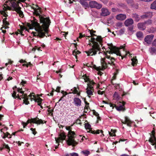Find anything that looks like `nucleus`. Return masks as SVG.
<instances>
[{
	"label": "nucleus",
	"instance_id": "f257e3e1",
	"mask_svg": "<svg viewBox=\"0 0 156 156\" xmlns=\"http://www.w3.org/2000/svg\"><path fill=\"white\" fill-rule=\"evenodd\" d=\"M34 15L38 17L40 23H42V25L40 26L37 19L33 17V20H31V23H27V26L30 29L34 28L36 32H33L32 33L35 36H38L40 38L45 36L47 37V36H49L48 31L51 23L49 19L41 14V12L40 7H38V8L34 9Z\"/></svg>",
	"mask_w": 156,
	"mask_h": 156
},
{
	"label": "nucleus",
	"instance_id": "f03ea898",
	"mask_svg": "<svg viewBox=\"0 0 156 156\" xmlns=\"http://www.w3.org/2000/svg\"><path fill=\"white\" fill-rule=\"evenodd\" d=\"M108 48H109V50H108L107 51V53H108L110 54L114 53L117 55L121 56V59H123L124 58H126L128 54H130V53L128 52V53H126L124 56L121 55L119 50L121 49H124V46L123 45L121 46L119 48H118L115 46H114L112 44H108ZM105 58L108 59H110L111 61V62H108V64H110L111 65L115 66V64L114 63V62L115 60V58L113 57L110 56V55H107V53H105Z\"/></svg>",
	"mask_w": 156,
	"mask_h": 156
},
{
	"label": "nucleus",
	"instance_id": "7ed1b4c3",
	"mask_svg": "<svg viewBox=\"0 0 156 156\" xmlns=\"http://www.w3.org/2000/svg\"><path fill=\"white\" fill-rule=\"evenodd\" d=\"M26 0H13L11 1V7L7 6L5 4H4L3 9L4 11L1 12V14L3 16L6 18L8 16V15L5 12V11L7 10L16 11L19 15V16L21 18L23 17V12L21 10V7L19 6V2H24Z\"/></svg>",
	"mask_w": 156,
	"mask_h": 156
},
{
	"label": "nucleus",
	"instance_id": "20e7f679",
	"mask_svg": "<svg viewBox=\"0 0 156 156\" xmlns=\"http://www.w3.org/2000/svg\"><path fill=\"white\" fill-rule=\"evenodd\" d=\"M89 43L88 44L92 48L88 51H85V52L87 54L88 56L94 55H96L98 51V54L101 52V47L102 46L103 40H89Z\"/></svg>",
	"mask_w": 156,
	"mask_h": 156
},
{
	"label": "nucleus",
	"instance_id": "39448f33",
	"mask_svg": "<svg viewBox=\"0 0 156 156\" xmlns=\"http://www.w3.org/2000/svg\"><path fill=\"white\" fill-rule=\"evenodd\" d=\"M76 136V134L73 131H70L68 132V139L66 142L69 146L72 145L73 147H75L78 144V142H76L74 139Z\"/></svg>",
	"mask_w": 156,
	"mask_h": 156
},
{
	"label": "nucleus",
	"instance_id": "423d86ee",
	"mask_svg": "<svg viewBox=\"0 0 156 156\" xmlns=\"http://www.w3.org/2000/svg\"><path fill=\"white\" fill-rule=\"evenodd\" d=\"M46 122H47L46 121L43 120L41 119H39L37 117L35 118L28 119L26 122H22V123H24V124H26L27 125L30 123H33L39 125L41 124L46 123Z\"/></svg>",
	"mask_w": 156,
	"mask_h": 156
},
{
	"label": "nucleus",
	"instance_id": "0eeeda50",
	"mask_svg": "<svg viewBox=\"0 0 156 156\" xmlns=\"http://www.w3.org/2000/svg\"><path fill=\"white\" fill-rule=\"evenodd\" d=\"M46 122H47L46 121L43 120L41 119H39L37 117L35 118L28 119L26 122H22V123H24V124H26L27 125L30 123H33L39 125L41 124L46 123Z\"/></svg>",
	"mask_w": 156,
	"mask_h": 156
},
{
	"label": "nucleus",
	"instance_id": "6e6552de",
	"mask_svg": "<svg viewBox=\"0 0 156 156\" xmlns=\"http://www.w3.org/2000/svg\"><path fill=\"white\" fill-rule=\"evenodd\" d=\"M46 122H47L46 121L43 120L41 119H39L37 117L35 118L28 119L26 122H22V123H24V124H26L27 125L30 123H33L39 125L41 124L46 123Z\"/></svg>",
	"mask_w": 156,
	"mask_h": 156
},
{
	"label": "nucleus",
	"instance_id": "1a4fd4ad",
	"mask_svg": "<svg viewBox=\"0 0 156 156\" xmlns=\"http://www.w3.org/2000/svg\"><path fill=\"white\" fill-rule=\"evenodd\" d=\"M46 122H47L46 121L43 120L41 119H39L37 117L35 118L28 119L26 122H22V123H24V124H26L27 125L30 123H33L39 125L41 124L46 123Z\"/></svg>",
	"mask_w": 156,
	"mask_h": 156
},
{
	"label": "nucleus",
	"instance_id": "9d476101",
	"mask_svg": "<svg viewBox=\"0 0 156 156\" xmlns=\"http://www.w3.org/2000/svg\"><path fill=\"white\" fill-rule=\"evenodd\" d=\"M118 104V106H116L115 104H113L111 103H109V104L111 107H112L113 108L115 107L118 111H124L126 110L125 108V105L126 104L125 102L123 101L122 102L119 101Z\"/></svg>",
	"mask_w": 156,
	"mask_h": 156
},
{
	"label": "nucleus",
	"instance_id": "9b49d317",
	"mask_svg": "<svg viewBox=\"0 0 156 156\" xmlns=\"http://www.w3.org/2000/svg\"><path fill=\"white\" fill-rule=\"evenodd\" d=\"M30 97V99L31 101L32 100H34L35 102H37L38 103L37 105L40 106L41 104L42 99L40 98H38L35 99V96L34 95V93H32L30 94L29 96Z\"/></svg>",
	"mask_w": 156,
	"mask_h": 156
},
{
	"label": "nucleus",
	"instance_id": "f8f14e48",
	"mask_svg": "<svg viewBox=\"0 0 156 156\" xmlns=\"http://www.w3.org/2000/svg\"><path fill=\"white\" fill-rule=\"evenodd\" d=\"M89 6L91 8H96L99 9L102 7V5L95 1H91L89 2Z\"/></svg>",
	"mask_w": 156,
	"mask_h": 156
},
{
	"label": "nucleus",
	"instance_id": "ddd939ff",
	"mask_svg": "<svg viewBox=\"0 0 156 156\" xmlns=\"http://www.w3.org/2000/svg\"><path fill=\"white\" fill-rule=\"evenodd\" d=\"M152 135L148 141L151 143V144L154 146L156 143V137L155 136V130H153L152 131Z\"/></svg>",
	"mask_w": 156,
	"mask_h": 156
},
{
	"label": "nucleus",
	"instance_id": "4468645a",
	"mask_svg": "<svg viewBox=\"0 0 156 156\" xmlns=\"http://www.w3.org/2000/svg\"><path fill=\"white\" fill-rule=\"evenodd\" d=\"M66 137V136L65 135V133L64 132L60 133L59 134V137L58 138L55 137V138L56 143H58L59 142L60 140H65Z\"/></svg>",
	"mask_w": 156,
	"mask_h": 156
},
{
	"label": "nucleus",
	"instance_id": "2eb2a0df",
	"mask_svg": "<svg viewBox=\"0 0 156 156\" xmlns=\"http://www.w3.org/2000/svg\"><path fill=\"white\" fill-rule=\"evenodd\" d=\"M71 90L72 91V93H73V94H76L78 96H80L81 92V90H79V88L78 86H77V87H74L71 89Z\"/></svg>",
	"mask_w": 156,
	"mask_h": 156
},
{
	"label": "nucleus",
	"instance_id": "dca6fc26",
	"mask_svg": "<svg viewBox=\"0 0 156 156\" xmlns=\"http://www.w3.org/2000/svg\"><path fill=\"white\" fill-rule=\"evenodd\" d=\"M110 14V12L107 8H103L101 9V12L100 14L101 16H105L109 15Z\"/></svg>",
	"mask_w": 156,
	"mask_h": 156
},
{
	"label": "nucleus",
	"instance_id": "f3484780",
	"mask_svg": "<svg viewBox=\"0 0 156 156\" xmlns=\"http://www.w3.org/2000/svg\"><path fill=\"white\" fill-rule=\"evenodd\" d=\"M88 30L89 31L90 34V37H91L90 39H101V36H97L94 34V33L96 32L95 31L92 30Z\"/></svg>",
	"mask_w": 156,
	"mask_h": 156
},
{
	"label": "nucleus",
	"instance_id": "a211bd4d",
	"mask_svg": "<svg viewBox=\"0 0 156 156\" xmlns=\"http://www.w3.org/2000/svg\"><path fill=\"white\" fill-rule=\"evenodd\" d=\"M125 120L124 121L123 120H121V121L122 123L124 124H127L128 126L131 127V124L132 123L131 121L127 116L125 117Z\"/></svg>",
	"mask_w": 156,
	"mask_h": 156
},
{
	"label": "nucleus",
	"instance_id": "6ab92c4d",
	"mask_svg": "<svg viewBox=\"0 0 156 156\" xmlns=\"http://www.w3.org/2000/svg\"><path fill=\"white\" fill-rule=\"evenodd\" d=\"M73 44L75 48H76L75 50L73 51V54L75 55V57L76 59H77V55H78L81 53V52L80 51H78L77 50V43H74Z\"/></svg>",
	"mask_w": 156,
	"mask_h": 156
},
{
	"label": "nucleus",
	"instance_id": "aec40b11",
	"mask_svg": "<svg viewBox=\"0 0 156 156\" xmlns=\"http://www.w3.org/2000/svg\"><path fill=\"white\" fill-rule=\"evenodd\" d=\"M73 102L75 105L76 106H80L81 105V101L79 98H75L73 99Z\"/></svg>",
	"mask_w": 156,
	"mask_h": 156
},
{
	"label": "nucleus",
	"instance_id": "412c9836",
	"mask_svg": "<svg viewBox=\"0 0 156 156\" xmlns=\"http://www.w3.org/2000/svg\"><path fill=\"white\" fill-rule=\"evenodd\" d=\"M133 20L131 18H129L125 21L124 24L126 26L128 27L133 24Z\"/></svg>",
	"mask_w": 156,
	"mask_h": 156
},
{
	"label": "nucleus",
	"instance_id": "4be33fe9",
	"mask_svg": "<svg viewBox=\"0 0 156 156\" xmlns=\"http://www.w3.org/2000/svg\"><path fill=\"white\" fill-rule=\"evenodd\" d=\"M152 13L151 12H148L145 13L143 15L141 16V18L144 19L146 18H150L152 16Z\"/></svg>",
	"mask_w": 156,
	"mask_h": 156
},
{
	"label": "nucleus",
	"instance_id": "5701e85b",
	"mask_svg": "<svg viewBox=\"0 0 156 156\" xmlns=\"http://www.w3.org/2000/svg\"><path fill=\"white\" fill-rule=\"evenodd\" d=\"M137 26L138 28L141 30H145L146 27L144 22L140 23H138Z\"/></svg>",
	"mask_w": 156,
	"mask_h": 156
},
{
	"label": "nucleus",
	"instance_id": "b1692460",
	"mask_svg": "<svg viewBox=\"0 0 156 156\" xmlns=\"http://www.w3.org/2000/svg\"><path fill=\"white\" fill-rule=\"evenodd\" d=\"M105 58H101V65L102 68L104 70L106 69L108 67L107 63L105 61Z\"/></svg>",
	"mask_w": 156,
	"mask_h": 156
},
{
	"label": "nucleus",
	"instance_id": "393cba45",
	"mask_svg": "<svg viewBox=\"0 0 156 156\" xmlns=\"http://www.w3.org/2000/svg\"><path fill=\"white\" fill-rule=\"evenodd\" d=\"M126 15L120 14L117 15L116 16V18L117 20H123L126 19Z\"/></svg>",
	"mask_w": 156,
	"mask_h": 156
},
{
	"label": "nucleus",
	"instance_id": "a878e982",
	"mask_svg": "<svg viewBox=\"0 0 156 156\" xmlns=\"http://www.w3.org/2000/svg\"><path fill=\"white\" fill-rule=\"evenodd\" d=\"M4 149H6L7 151L9 152L10 151V148L8 145L6 144L5 143L2 145V147H0V150L2 151Z\"/></svg>",
	"mask_w": 156,
	"mask_h": 156
},
{
	"label": "nucleus",
	"instance_id": "bb28decb",
	"mask_svg": "<svg viewBox=\"0 0 156 156\" xmlns=\"http://www.w3.org/2000/svg\"><path fill=\"white\" fill-rule=\"evenodd\" d=\"M132 17L134 19L135 21L137 22L140 20L141 16L136 13H133L132 14Z\"/></svg>",
	"mask_w": 156,
	"mask_h": 156
},
{
	"label": "nucleus",
	"instance_id": "cd10ccee",
	"mask_svg": "<svg viewBox=\"0 0 156 156\" xmlns=\"http://www.w3.org/2000/svg\"><path fill=\"white\" fill-rule=\"evenodd\" d=\"M88 133H91L93 134H99L100 132L103 135V131L102 130L98 129L96 131L95 130H90V131H87Z\"/></svg>",
	"mask_w": 156,
	"mask_h": 156
},
{
	"label": "nucleus",
	"instance_id": "c85d7f7f",
	"mask_svg": "<svg viewBox=\"0 0 156 156\" xmlns=\"http://www.w3.org/2000/svg\"><path fill=\"white\" fill-rule=\"evenodd\" d=\"M80 2L85 9H86L87 8L89 7V4L86 2L80 0Z\"/></svg>",
	"mask_w": 156,
	"mask_h": 156
},
{
	"label": "nucleus",
	"instance_id": "c756f323",
	"mask_svg": "<svg viewBox=\"0 0 156 156\" xmlns=\"http://www.w3.org/2000/svg\"><path fill=\"white\" fill-rule=\"evenodd\" d=\"M132 61V65L133 66H136L138 62V60L136 58V57H133L131 59Z\"/></svg>",
	"mask_w": 156,
	"mask_h": 156
},
{
	"label": "nucleus",
	"instance_id": "7c9ffc66",
	"mask_svg": "<svg viewBox=\"0 0 156 156\" xmlns=\"http://www.w3.org/2000/svg\"><path fill=\"white\" fill-rule=\"evenodd\" d=\"M6 18H5L3 19V24L5 25L4 27L5 29H7L8 28V27L7 25H8L9 24V22L6 21Z\"/></svg>",
	"mask_w": 156,
	"mask_h": 156
},
{
	"label": "nucleus",
	"instance_id": "2f4dec72",
	"mask_svg": "<svg viewBox=\"0 0 156 156\" xmlns=\"http://www.w3.org/2000/svg\"><path fill=\"white\" fill-rule=\"evenodd\" d=\"M137 38H141L143 37V34L141 31H139L137 32L136 34Z\"/></svg>",
	"mask_w": 156,
	"mask_h": 156
},
{
	"label": "nucleus",
	"instance_id": "473e14b6",
	"mask_svg": "<svg viewBox=\"0 0 156 156\" xmlns=\"http://www.w3.org/2000/svg\"><path fill=\"white\" fill-rule=\"evenodd\" d=\"M85 128L87 129H89V130L88 131H90V130H92V128H91V126L88 123H85V124L84 126Z\"/></svg>",
	"mask_w": 156,
	"mask_h": 156
},
{
	"label": "nucleus",
	"instance_id": "72a5a7b5",
	"mask_svg": "<svg viewBox=\"0 0 156 156\" xmlns=\"http://www.w3.org/2000/svg\"><path fill=\"white\" fill-rule=\"evenodd\" d=\"M94 92V90H90V89H87V90L86 92L88 96V97L90 98V96H89L92 95H93V93Z\"/></svg>",
	"mask_w": 156,
	"mask_h": 156
},
{
	"label": "nucleus",
	"instance_id": "f704fd0d",
	"mask_svg": "<svg viewBox=\"0 0 156 156\" xmlns=\"http://www.w3.org/2000/svg\"><path fill=\"white\" fill-rule=\"evenodd\" d=\"M16 92L14 91L13 92L12 94V97L15 98H18L19 99L21 100V98H20V96L18 94L17 96L16 95Z\"/></svg>",
	"mask_w": 156,
	"mask_h": 156
},
{
	"label": "nucleus",
	"instance_id": "c9c22d12",
	"mask_svg": "<svg viewBox=\"0 0 156 156\" xmlns=\"http://www.w3.org/2000/svg\"><path fill=\"white\" fill-rule=\"evenodd\" d=\"M111 132H109V134L111 136H116L115 133V130L112 129L111 131Z\"/></svg>",
	"mask_w": 156,
	"mask_h": 156
},
{
	"label": "nucleus",
	"instance_id": "e433bc0d",
	"mask_svg": "<svg viewBox=\"0 0 156 156\" xmlns=\"http://www.w3.org/2000/svg\"><path fill=\"white\" fill-rule=\"evenodd\" d=\"M150 53L151 54H153L154 53H156V49L154 47H151L150 48Z\"/></svg>",
	"mask_w": 156,
	"mask_h": 156
},
{
	"label": "nucleus",
	"instance_id": "4c0bfd02",
	"mask_svg": "<svg viewBox=\"0 0 156 156\" xmlns=\"http://www.w3.org/2000/svg\"><path fill=\"white\" fill-rule=\"evenodd\" d=\"M144 23L145 26H147L151 25L152 23V21L151 20H149L144 22Z\"/></svg>",
	"mask_w": 156,
	"mask_h": 156
},
{
	"label": "nucleus",
	"instance_id": "58836bf2",
	"mask_svg": "<svg viewBox=\"0 0 156 156\" xmlns=\"http://www.w3.org/2000/svg\"><path fill=\"white\" fill-rule=\"evenodd\" d=\"M151 8L152 9H156V0L151 4Z\"/></svg>",
	"mask_w": 156,
	"mask_h": 156
},
{
	"label": "nucleus",
	"instance_id": "ea45409f",
	"mask_svg": "<svg viewBox=\"0 0 156 156\" xmlns=\"http://www.w3.org/2000/svg\"><path fill=\"white\" fill-rule=\"evenodd\" d=\"M51 108L49 107L48 109V114L50 115L51 116L53 115V112H54L53 109L50 110Z\"/></svg>",
	"mask_w": 156,
	"mask_h": 156
},
{
	"label": "nucleus",
	"instance_id": "a19ab883",
	"mask_svg": "<svg viewBox=\"0 0 156 156\" xmlns=\"http://www.w3.org/2000/svg\"><path fill=\"white\" fill-rule=\"evenodd\" d=\"M154 35L151 34L146 36L144 39H152L154 38Z\"/></svg>",
	"mask_w": 156,
	"mask_h": 156
},
{
	"label": "nucleus",
	"instance_id": "79ce46f5",
	"mask_svg": "<svg viewBox=\"0 0 156 156\" xmlns=\"http://www.w3.org/2000/svg\"><path fill=\"white\" fill-rule=\"evenodd\" d=\"M28 97H26L25 99H23V103L25 104L26 105H28L30 103L29 101H28Z\"/></svg>",
	"mask_w": 156,
	"mask_h": 156
},
{
	"label": "nucleus",
	"instance_id": "37998d69",
	"mask_svg": "<svg viewBox=\"0 0 156 156\" xmlns=\"http://www.w3.org/2000/svg\"><path fill=\"white\" fill-rule=\"evenodd\" d=\"M156 31V28L151 27L149 30L148 32L150 33H152L155 32Z\"/></svg>",
	"mask_w": 156,
	"mask_h": 156
},
{
	"label": "nucleus",
	"instance_id": "c03bdc74",
	"mask_svg": "<svg viewBox=\"0 0 156 156\" xmlns=\"http://www.w3.org/2000/svg\"><path fill=\"white\" fill-rule=\"evenodd\" d=\"M9 135H10V136L9 137H8V138H11V136L12 135H10V134L9 133H8V132H7L6 134H4V136H3L2 137V138H3V139H5L6 137H8V136Z\"/></svg>",
	"mask_w": 156,
	"mask_h": 156
},
{
	"label": "nucleus",
	"instance_id": "a18cd8bd",
	"mask_svg": "<svg viewBox=\"0 0 156 156\" xmlns=\"http://www.w3.org/2000/svg\"><path fill=\"white\" fill-rule=\"evenodd\" d=\"M73 125H72L71 126H66V129L67 130L69 131V132L70 131H72V128L71 126H73Z\"/></svg>",
	"mask_w": 156,
	"mask_h": 156
},
{
	"label": "nucleus",
	"instance_id": "49530a36",
	"mask_svg": "<svg viewBox=\"0 0 156 156\" xmlns=\"http://www.w3.org/2000/svg\"><path fill=\"white\" fill-rule=\"evenodd\" d=\"M29 95L27 96V94H22V95L20 96V97H21L22 98L24 99H25L26 97H29Z\"/></svg>",
	"mask_w": 156,
	"mask_h": 156
},
{
	"label": "nucleus",
	"instance_id": "de8ad7c7",
	"mask_svg": "<svg viewBox=\"0 0 156 156\" xmlns=\"http://www.w3.org/2000/svg\"><path fill=\"white\" fill-rule=\"evenodd\" d=\"M30 129L32 131V133L34 135H35L37 133V132L36 131V129L35 128L34 129L31 128H30Z\"/></svg>",
	"mask_w": 156,
	"mask_h": 156
},
{
	"label": "nucleus",
	"instance_id": "09e8293b",
	"mask_svg": "<svg viewBox=\"0 0 156 156\" xmlns=\"http://www.w3.org/2000/svg\"><path fill=\"white\" fill-rule=\"evenodd\" d=\"M61 34L64 35L65 38L66 39V37L67 36V35L68 34V32H62Z\"/></svg>",
	"mask_w": 156,
	"mask_h": 156
},
{
	"label": "nucleus",
	"instance_id": "8fccbe9b",
	"mask_svg": "<svg viewBox=\"0 0 156 156\" xmlns=\"http://www.w3.org/2000/svg\"><path fill=\"white\" fill-rule=\"evenodd\" d=\"M145 42L147 44H151L152 41L151 40H144Z\"/></svg>",
	"mask_w": 156,
	"mask_h": 156
},
{
	"label": "nucleus",
	"instance_id": "3c124183",
	"mask_svg": "<svg viewBox=\"0 0 156 156\" xmlns=\"http://www.w3.org/2000/svg\"><path fill=\"white\" fill-rule=\"evenodd\" d=\"M21 90H22V88H18L17 89V91L18 92H20V93L24 94V91H21Z\"/></svg>",
	"mask_w": 156,
	"mask_h": 156
},
{
	"label": "nucleus",
	"instance_id": "603ef678",
	"mask_svg": "<svg viewBox=\"0 0 156 156\" xmlns=\"http://www.w3.org/2000/svg\"><path fill=\"white\" fill-rule=\"evenodd\" d=\"M92 85L90 84H88V88H89V89H90V90H94V89L93 87L92 86Z\"/></svg>",
	"mask_w": 156,
	"mask_h": 156
},
{
	"label": "nucleus",
	"instance_id": "864d4df0",
	"mask_svg": "<svg viewBox=\"0 0 156 156\" xmlns=\"http://www.w3.org/2000/svg\"><path fill=\"white\" fill-rule=\"evenodd\" d=\"M98 94L100 95H103L105 93V91H101L100 90H99L98 92Z\"/></svg>",
	"mask_w": 156,
	"mask_h": 156
},
{
	"label": "nucleus",
	"instance_id": "5fc2aeb1",
	"mask_svg": "<svg viewBox=\"0 0 156 156\" xmlns=\"http://www.w3.org/2000/svg\"><path fill=\"white\" fill-rule=\"evenodd\" d=\"M54 89L52 88V91L50 93L47 94V95L49 96H53V92H54Z\"/></svg>",
	"mask_w": 156,
	"mask_h": 156
},
{
	"label": "nucleus",
	"instance_id": "6e6d98bb",
	"mask_svg": "<svg viewBox=\"0 0 156 156\" xmlns=\"http://www.w3.org/2000/svg\"><path fill=\"white\" fill-rule=\"evenodd\" d=\"M133 27H131L129 28V30L130 32H131L132 33L134 32V30H133Z\"/></svg>",
	"mask_w": 156,
	"mask_h": 156
},
{
	"label": "nucleus",
	"instance_id": "4d7b16f0",
	"mask_svg": "<svg viewBox=\"0 0 156 156\" xmlns=\"http://www.w3.org/2000/svg\"><path fill=\"white\" fill-rule=\"evenodd\" d=\"M27 83V81H24L23 80H22V81L20 83V84L22 85L23 86H24V84Z\"/></svg>",
	"mask_w": 156,
	"mask_h": 156
},
{
	"label": "nucleus",
	"instance_id": "13d9d810",
	"mask_svg": "<svg viewBox=\"0 0 156 156\" xmlns=\"http://www.w3.org/2000/svg\"><path fill=\"white\" fill-rule=\"evenodd\" d=\"M71 156H78V154L76 153H73L70 154Z\"/></svg>",
	"mask_w": 156,
	"mask_h": 156
},
{
	"label": "nucleus",
	"instance_id": "bf43d9fd",
	"mask_svg": "<svg viewBox=\"0 0 156 156\" xmlns=\"http://www.w3.org/2000/svg\"><path fill=\"white\" fill-rule=\"evenodd\" d=\"M60 88H61L60 87H57L56 89V90H54V91H56L58 92H60Z\"/></svg>",
	"mask_w": 156,
	"mask_h": 156
},
{
	"label": "nucleus",
	"instance_id": "052dcab7",
	"mask_svg": "<svg viewBox=\"0 0 156 156\" xmlns=\"http://www.w3.org/2000/svg\"><path fill=\"white\" fill-rule=\"evenodd\" d=\"M83 152L84 154L86 155V156H87L88 155H89L90 154V152L88 151H83Z\"/></svg>",
	"mask_w": 156,
	"mask_h": 156
},
{
	"label": "nucleus",
	"instance_id": "680f3d73",
	"mask_svg": "<svg viewBox=\"0 0 156 156\" xmlns=\"http://www.w3.org/2000/svg\"><path fill=\"white\" fill-rule=\"evenodd\" d=\"M122 26V23H117L116 24V26L119 27H121Z\"/></svg>",
	"mask_w": 156,
	"mask_h": 156
},
{
	"label": "nucleus",
	"instance_id": "e2e57ef3",
	"mask_svg": "<svg viewBox=\"0 0 156 156\" xmlns=\"http://www.w3.org/2000/svg\"><path fill=\"white\" fill-rule=\"evenodd\" d=\"M93 114L96 116H98V115H99V114L98 112H96L94 110H93Z\"/></svg>",
	"mask_w": 156,
	"mask_h": 156
},
{
	"label": "nucleus",
	"instance_id": "0e129e2a",
	"mask_svg": "<svg viewBox=\"0 0 156 156\" xmlns=\"http://www.w3.org/2000/svg\"><path fill=\"white\" fill-rule=\"evenodd\" d=\"M96 70H97L98 71H99L100 70H103L102 68V67L100 66H99L98 67H97Z\"/></svg>",
	"mask_w": 156,
	"mask_h": 156
},
{
	"label": "nucleus",
	"instance_id": "69168bd1",
	"mask_svg": "<svg viewBox=\"0 0 156 156\" xmlns=\"http://www.w3.org/2000/svg\"><path fill=\"white\" fill-rule=\"evenodd\" d=\"M153 46L156 47V40H154L152 43Z\"/></svg>",
	"mask_w": 156,
	"mask_h": 156
},
{
	"label": "nucleus",
	"instance_id": "338daca9",
	"mask_svg": "<svg viewBox=\"0 0 156 156\" xmlns=\"http://www.w3.org/2000/svg\"><path fill=\"white\" fill-rule=\"evenodd\" d=\"M100 1L104 4H106L108 2V0H100Z\"/></svg>",
	"mask_w": 156,
	"mask_h": 156
},
{
	"label": "nucleus",
	"instance_id": "774afa93",
	"mask_svg": "<svg viewBox=\"0 0 156 156\" xmlns=\"http://www.w3.org/2000/svg\"><path fill=\"white\" fill-rule=\"evenodd\" d=\"M127 2L128 4H132L133 2V0H127Z\"/></svg>",
	"mask_w": 156,
	"mask_h": 156
}]
</instances>
